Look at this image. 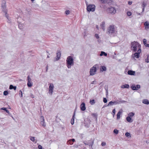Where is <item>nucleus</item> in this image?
<instances>
[{"label": "nucleus", "instance_id": "de8ad7c7", "mask_svg": "<svg viewBox=\"0 0 149 149\" xmlns=\"http://www.w3.org/2000/svg\"><path fill=\"white\" fill-rule=\"evenodd\" d=\"M95 36L97 39H98L99 38V36L97 34H95Z\"/></svg>", "mask_w": 149, "mask_h": 149}, {"label": "nucleus", "instance_id": "79ce46f5", "mask_svg": "<svg viewBox=\"0 0 149 149\" xmlns=\"http://www.w3.org/2000/svg\"><path fill=\"white\" fill-rule=\"evenodd\" d=\"M127 14L128 16H130L132 15V13L128 11L127 12Z\"/></svg>", "mask_w": 149, "mask_h": 149}, {"label": "nucleus", "instance_id": "0eeeda50", "mask_svg": "<svg viewBox=\"0 0 149 149\" xmlns=\"http://www.w3.org/2000/svg\"><path fill=\"white\" fill-rule=\"evenodd\" d=\"M95 6L93 5H90L87 7V10L88 12H93L95 10Z\"/></svg>", "mask_w": 149, "mask_h": 149}, {"label": "nucleus", "instance_id": "3c124183", "mask_svg": "<svg viewBox=\"0 0 149 149\" xmlns=\"http://www.w3.org/2000/svg\"><path fill=\"white\" fill-rule=\"evenodd\" d=\"M1 109L6 111L7 109L5 107H3L1 108Z\"/></svg>", "mask_w": 149, "mask_h": 149}, {"label": "nucleus", "instance_id": "69168bd1", "mask_svg": "<svg viewBox=\"0 0 149 149\" xmlns=\"http://www.w3.org/2000/svg\"><path fill=\"white\" fill-rule=\"evenodd\" d=\"M31 1H34V0H31Z\"/></svg>", "mask_w": 149, "mask_h": 149}, {"label": "nucleus", "instance_id": "72a5a7b5", "mask_svg": "<svg viewBox=\"0 0 149 149\" xmlns=\"http://www.w3.org/2000/svg\"><path fill=\"white\" fill-rule=\"evenodd\" d=\"M145 61L147 63L149 62V55L148 56L147 58L145 59Z\"/></svg>", "mask_w": 149, "mask_h": 149}, {"label": "nucleus", "instance_id": "a19ab883", "mask_svg": "<svg viewBox=\"0 0 149 149\" xmlns=\"http://www.w3.org/2000/svg\"><path fill=\"white\" fill-rule=\"evenodd\" d=\"M8 94L7 91H5L3 92V95H7Z\"/></svg>", "mask_w": 149, "mask_h": 149}, {"label": "nucleus", "instance_id": "423d86ee", "mask_svg": "<svg viewBox=\"0 0 149 149\" xmlns=\"http://www.w3.org/2000/svg\"><path fill=\"white\" fill-rule=\"evenodd\" d=\"M107 12L112 15H114L115 14L116 11V10L115 8L112 6H110L109 7L107 8Z\"/></svg>", "mask_w": 149, "mask_h": 149}, {"label": "nucleus", "instance_id": "58836bf2", "mask_svg": "<svg viewBox=\"0 0 149 149\" xmlns=\"http://www.w3.org/2000/svg\"><path fill=\"white\" fill-rule=\"evenodd\" d=\"M146 6V3L144 1L143 2V3H142V6L143 7L145 8Z\"/></svg>", "mask_w": 149, "mask_h": 149}, {"label": "nucleus", "instance_id": "c9c22d12", "mask_svg": "<svg viewBox=\"0 0 149 149\" xmlns=\"http://www.w3.org/2000/svg\"><path fill=\"white\" fill-rule=\"evenodd\" d=\"M143 44L144 45H146V44L147 43V40H146L144 38L143 40Z\"/></svg>", "mask_w": 149, "mask_h": 149}, {"label": "nucleus", "instance_id": "dca6fc26", "mask_svg": "<svg viewBox=\"0 0 149 149\" xmlns=\"http://www.w3.org/2000/svg\"><path fill=\"white\" fill-rule=\"evenodd\" d=\"M61 53L58 52L56 53V61H57L59 59L61 56Z\"/></svg>", "mask_w": 149, "mask_h": 149}, {"label": "nucleus", "instance_id": "13d9d810", "mask_svg": "<svg viewBox=\"0 0 149 149\" xmlns=\"http://www.w3.org/2000/svg\"><path fill=\"white\" fill-rule=\"evenodd\" d=\"M70 139L71 140V141H72L73 142L75 141V139Z\"/></svg>", "mask_w": 149, "mask_h": 149}, {"label": "nucleus", "instance_id": "8fccbe9b", "mask_svg": "<svg viewBox=\"0 0 149 149\" xmlns=\"http://www.w3.org/2000/svg\"><path fill=\"white\" fill-rule=\"evenodd\" d=\"M38 148L39 149H42V147L40 145H39L38 146Z\"/></svg>", "mask_w": 149, "mask_h": 149}, {"label": "nucleus", "instance_id": "6e6552de", "mask_svg": "<svg viewBox=\"0 0 149 149\" xmlns=\"http://www.w3.org/2000/svg\"><path fill=\"white\" fill-rule=\"evenodd\" d=\"M1 7L2 9V10L4 12V13H5V16L7 18V19H8L9 22H8L9 23L10 22V21L7 15V10L6 9V6L5 5V3L1 5Z\"/></svg>", "mask_w": 149, "mask_h": 149}, {"label": "nucleus", "instance_id": "4c0bfd02", "mask_svg": "<svg viewBox=\"0 0 149 149\" xmlns=\"http://www.w3.org/2000/svg\"><path fill=\"white\" fill-rule=\"evenodd\" d=\"M68 143L70 144V145H72L73 144V142L71 141V139H70L68 141Z\"/></svg>", "mask_w": 149, "mask_h": 149}, {"label": "nucleus", "instance_id": "c03bdc74", "mask_svg": "<svg viewBox=\"0 0 149 149\" xmlns=\"http://www.w3.org/2000/svg\"><path fill=\"white\" fill-rule=\"evenodd\" d=\"M28 81H31V79L29 76L27 77Z\"/></svg>", "mask_w": 149, "mask_h": 149}, {"label": "nucleus", "instance_id": "bf43d9fd", "mask_svg": "<svg viewBox=\"0 0 149 149\" xmlns=\"http://www.w3.org/2000/svg\"><path fill=\"white\" fill-rule=\"evenodd\" d=\"M96 27L97 29H99V27L98 25H96Z\"/></svg>", "mask_w": 149, "mask_h": 149}, {"label": "nucleus", "instance_id": "e2e57ef3", "mask_svg": "<svg viewBox=\"0 0 149 149\" xmlns=\"http://www.w3.org/2000/svg\"><path fill=\"white\" fill-rule=\"evenodd\" d=\"M138 15H141V14H140V13H138Z\"/></svg>", "mask_w": 149, "mask_h": 149}, {"label": "nucleus", "instance_id": "4468645a", "mask_svg": "<svg viewBox=\"0 0 149 149\" xmlns=\"http://www.w3.org/2000/svg\"><path fill=\"white\" fill-rule=\"evenodd\" d=\"M80 107L81 111H84L86 109L85 103L84 102H82L80 106Z\"/></svg>", "mask_w": 149, "mask_h": 149}, {"label": "nucleus", "instance_id": "ea45409f", "mask_svg": "<svg viewBox=\"0 0 149 149\" xmlns=\"http://www.w3.org/2000/svg\"><path fill=\"white\" fill-rule=\"evenodd\" d=\"M103 101L104 103H106L107 101V100L106 98L104 97L103 99Z\"/></svg>", "mask_w": 149, "mask_h": 149}, {"label": "nucleus", "instance_id": "680f3d73", "mask_svg": "<svg viewBox=\"0 0 149 149\" xmlns=\"http://www.w3.org/2000/svg\"><path fill=\"white\" fill-rule=\"evenodd\" d=\"M145 8L143 7L142 9V12H143L144 11Z\"/></svg>", "mask_w": 149, "mask_h": 149}, {"label": "nucleus", "instance_id": "864d4df0", "mask_svg": "<svg viewBox=\"0 0 149 149\" xmlns=\"http://www.w3.org/2000/svg\"><path fill=\"white\" fill-rule=\"evenodd\" d=\"M145 46L146 47H149V44H148L146 43V45H145Z\"/></svg>", "mask_w": 149, "mask_h": 149}, {"label": "nucleus", "instance_id": "b1692460", "mask_svg": "<svg viewBox=\"0 0 149 149\" xmlns=\"http://www.w3.org/2000/svg\"><path fill=\"white\" fill-rule=\"evenodd\" d=\"M121 88H129V86L128 84H126L125 85H122L121 86Z\"/></svg>", "mask_w": 149, "mask_h": 149}, {"label": "nucleus", "instance_id": "9d476101", "mask_svg": "<svg viewBox=\"0 0 149 149\" xmlns=\"http://www.w3.org/2000/svg\"><path fill=\"white\" fill-rule=\"evenodd\" d=\"M141 52V49L140 48H139L137 51V52H136L133 55H132V57L133 58L135 57L136 58H138L139 57V54Z\"/></svg>", "mask_w": 149, "mask_h": 149}, {"label": "nucleus", "instance_id": "473e14b6", "mask_svg": "<svg viewBox=\"0 0 149 149\" xmlns=\"http://www.w3.org/2000/svg\"><path fill=\"white\" fill-rule=\"evenodd\" d=\"M19 94L20 97H22L23 96L22 91L20 90L19 91Z\"/></svg>", "mask_w": 149, "mask_h": 149}, {"label": "nucleus", "instance_id": "f257e3e1", "mask_svg": "<svg viewBox=\"0 0 149 149\" xmlns=\"http://www.w3.org/2000/svg\"><path fill=\"white\" fill-rule=\"evenodd\" d=\"M117 33L116 28L114 25H110L107 29V33L110 35L113 34H116Z\"/></svg>", "mask_w": 149, "mask_h": 149}, {"label": "nucleus", "instance_id": "f03ea898", "mask_svg": "<svg viewBox=\"0 0 149 149\" xmlns=\"http://www.w3.org/2000/svg\"><path fill=\"white\" fill-rule=\"evenodd\" d=\"M74 64L73 59L71 56H68L67 58L66 64L68 68H71L72 65H73Z\"/></svg>", "mask_w": 149, "mask_h": 149}, {"label": "nucleus", "instance_id": "2f4dec72", "mask_svg": "<svg viewBox=\"0 0 149 149\" xmlns=\"http://www.w3.org/2000/svg\"><path fill=\"white\" fill-rule=\"evenodd\" d=\"M30 140L32 141H35V137L33 136H30Z\"/></svg>", "mask_w": 149, "mask_h": 149}, {"label": "nucleus", "instance_id": "09e8293b", "mask_svg": "<svg viewBox=\"0 0 149 149\" xmlns=\"http://www.w3.org/2000/svg\"><path fill=\"white\" fill-rule=\"evenodd\" d=\"M91 84H96V81H93L91 83Z\"/></svg>", "mask_w": 149, "mask_h": 149}, {"label": "nucleus", "instance_id": "bb28decb", "mask_svg": "<svg viewBox=\"0 0 149 149\" xmlns=\"http://www.w3.org/2000/svg\"><path fill=\"white\" fill-rule=\"evenodd\" d=\"M74 115H75V113H74V114L73 115V116L72 117V118L71 119V124H72V125H73V124H74Z\"/></svg>", "mask_w": 149, "mask_h": 149}, {"label": "nucleus", "instance_id": "a18cd8bd", "mask_svg": "<svg viewBox=\"0 0 149 149\" xmlns=\"http://www.w3.org/2000/svg\"><path fill=\"white\" fill-rule=\"evenodd\" d=\"M13 87H14V86L13 85H11L10 86L9 89H13Z\"/></svg>", "mask_w": 149, "mask_h": 149}, {"label": "nucleus", "instance_id": "4d7b16f0", "mask_svg": "<svg viewBox=\"0 0 149 149\" xmlns=\"http://www.w3.org/2000/svg\"><path fill=\"white\" fill-rule=\"evenodd\" d=\"M5 111L7 113H9V111L8 110L6 109Z\"/></svg>", "mask_w": 149, "mask_h": 149}, {"label": "nucleus", "instance_id": "4be33fe9", "mask_svg": "<svg viewBox=\"0 0 149 149\" xmlns=\"http://www.w3.org/2000/svg\"><path fill=\"white\" fill-rule=\"evenodd\" d=\"M142 102L143 103L146 104H149V101L146 99H144L143 100Z\"/></svg>", "mask_w": 149, "mask_h": 149}, {"label": "nucleus", "instance_id": "ddd939ff", "mask_svg": "<svg viewBox=\"0 0 149 149\" xmlns=\"http://www.w3.org/2000/svg\"><path fill=\"white\" fill-rule=\"evenodd\" d=\"M21 19V18L20 17H18L17 19V22L18 23V27L20 29H23V24H21V22L19 21Z\"/></svg>", "mask_w": 149, "mask_h": 149}, {"label": "nucleus", "instance_id": "20e7f679", "mask_svg": "<svg viewBox=\"0 0 149 149\" xmlns=\"http://www.w3.org/2000/svg\"><path fill=\"white\" fill-rule=\"evenodd\" d=\"M99 67L98 65L97 64H96L92 67L90 70V75L93 76L95 74L97 71V68Z\"/></svg>", "mask_w": 149, "mask_h": 149}, {"label": "nucleus", "instance_id": "1a4fd4ad", "mask_svg": "<svg viewBox=\"0 0 149 149\" xmlns=\"http://www.w3.org/2000/svg\"><path fill=\"white\" fill-rule=\"evenodd\" d=\"M1 7L2 9V10L4 12V13H5V16L7 18V19H8L9 22H8L9 23L10 22V21L7 15V10L6 9V6L5 5V3L1 5Z\"/></svg>", "mask_w": 149, "mask_h": 149}, {"label": "nucleus", "instance_id": "6e6d98bb", "mask_svg": "<svg viewBox=\"0 0 149 149\" xmlns=\"http://www.w3.org/2000/svg\"><path fill=\"white\" fill-rule=\"evenodd\" d=\"M13 89H14L15 90L16 89V86H14Z\"/></svg>", "mask_w": 149, "mask_h": 149}, {"label": "nucleus", "instance_id": "7c9ffc66", "mask_svg": "<svg viewBox=\"0 0 149 149\" xmlns=\"http://www.w3.org/2000/svg\"><path fill=\"white\" fill-rule=\"evenodd\" d=\"M125 135L127 137H131V135L130 133L129 132H126L125 134Z\"/></svg>", "mask_w": 149, "mask_h": 149}, {"label": "nucleus", "instance_id": "6ab92c4d", "mask_svg": "<svg viewBox=\"0 0 149 149\" xmlns=\"http://www.w3.org/2000/svg\"><path fill=\"white\" fill-rule=\"evenodd\" d=\"M145 26V29H148L149 28V22L148 21L146 22L144 24Z\"/></svg>", "mask_w": 149, "mask_h": 149}, {"label": "nucleus", "instance_id": "49530a36", "mask_svg": "<svg viewBox=\"0 0 149 149\" xmlns=\"http://www.w3.org/2000/svg\"><path fill=\"white\" fill-rule=\"evenodd\" d=\"M106 145V143L105 142H102V143H101V145L102 146H105Z\"/></svg>", "mask_w": 149, "mask_h": 149}, {"label": "nucleus", "instance_id": "603ef678", "mask_svg": "<svg viewBox=\"0 0 149 149\" xmlns=\"http://www.w3.org/2000/svg\"><path fill=\"white\" fill-rule=\"evenodd\" d=\"M116 112V110H115V109H114L113 110V111H112V112L113 113V115H114L115 113V112Z\"/></svg>", "mask_w": 149, "mask_h": 149}, {"label": "nucleus", "instance_id": "9b49d317", "mask_svg": "<svg viewBox=\"0 0 149 149\" xmlns=\"http://www.w3.org/2000/svg\"><path fill=\"white\" fill-rule=\"evenodd\" d=\"M54 85L53 84H51L49 86V93L50 95H52L53 91Z\"/></svg>", "mask_w": 149, "mask_h": 149}, {"label": "nucleus", "instance_id": "0e129e2a", "mask_svg": "<svg viewBox=\"0 0 149 149\" xmlns=\"http://www.w3.org/2000/svg\"><path fill=\"white\" fill-rule=\"evenodd\" d=\"M47 58H49V56H47Z\"/></svg>", "mask_w": 149, "mask_h": 149}, {"label": "nucleus", "instance_id": "5fc2aeb1", "mask_svg": "<svg viewBox=\"0 0 149 149\" xmlns=\"http://www.w3.org/2000/svg\"><path fill=\"white\" fill-rule=\"evenodd\" d=\"M132 2H130V1H129L128 2V4L130 5H131L132 4Z\"/></svg>", "mask_w": 149, "mask_h": 149}, {"label": "nucleus", "instance_id": "f3484780", "mask_svg": "<svg viewBox=\"0 0 149 149\" xmlns=\"http://www.w3.org/2000/svg\"><path fill=\"white\" fill-rule=\"evenodd\" d=\"M100 26L103 30L104 31L105 30V23L104 22H102L100 24Z\"/></svg>", "mask_w": 149, "mask_h": 149}, {"label": "nucleus", "instance_id": "aec40b11", "mask_svg": "<svg viewBox=\"0 0 149 149\" xmlns=\"http://www.w3.org/2000/svg\"><path fill=\"white\" fill-rule=\"evenodd\" d=\"M107 70L106 67L104 66H101L100 68V70L101 72L105 71Z\"/></svg>", "mask_w": 149, "mask_h": 149}, {"label": "nucleus", "instance_id": "393cba45", "mask_svg": "<svg viewBox=\"0 0 149 149\" xmlns=\"http://www.w3.org/2000/svg\"><path fill=\"white\" fill-rule=\"evenodd\" d=\"M122 113V111H119L117 114V119L119 120L120 118V115Z\"/></svg>", "mask_w": 149, "mask_h": 149}, {"label": "nucleus", "instance_id": "412c9836", "mask_svg": "<svg viewBox=\"0 0 149 149\" xmlns=\"http://www.w3.org/2000/svg\"><path fill=\"white\" fill-rule=\"evenodd\" d=\"M128 74L130 75H134L135 73L134 71L129 70L127 72Z\"/></svg>", "mask_w": 149, "mask_h": 149}, {"label": "nucleus", "instance_id": "5701e85b", "mask_svg": "<svg viewBox=\"0 0 149 149\" xmlns=\"http://www.w3.org/2000/svg\"><path fill=\"white\" fill-rule=\"evenodd\" d=\"M126 120L129 123H132L133 122V120L131 118L130 116H127L126 117Z\"/></svg>", "mask_w": 149, "mask_h": 149}, {"label": "nucleus", "instance_id": "c85d7f7f", "mask_svg": "<svg viewBox=\"0 0 149 149\" xmlns=\"http://www.w3.org/2000/svg\"><path fill=\"white\" fill-rule=\"evenodd\" d=\"M134 114H135L133 112H130L129 113V114L128 115V116H130V117H132L134 116Z\"/></svg>", "mask_w": 149, "mask_h": 149}, {"label": "nucleus", "instance_id": "2eb2a0df", "mask_svg": "<svg viewBox=\"0 0 149 149\" xmlns=\"http://www.w3.org/2000/svg\"><path fill=\"white\" fill-rule=\"evenodd\" d=\"M40 118L42 120L40 122L41 124L43 126L45 127L46 126V124L44 121V117L42 116H41Z\"/></svg>", "mask_w": 149, "mask_h": 149}, {"label": "nucleus", "instance_id": "f8f14e48", "mask_svg": "<svg viewBox=\"0 0 149 149\" xmlns=\"http://www.w3.org/2000/svg\"><path fill=\"white\" fill-rule=\"evenodd\" d=\"M131 88L133 90H137L140 88V86L139 84L137 85L136 86L133 84L131 86Z\"/></svg>", "mask_w": 149, "mask_h": 149}, {"label": "nucleus", "instance_id": "a878e982", "mask_svg": "<svg viewBox=\"0 0 149 149\" xmlns=\"http://www.w3.org/2000/svg\"><path fill=\"white\" fill-rule=\"evenodd\" d=\"M100 55L101 56H102L103 55H104L105 56H107V54L104 52L102 51L101 52V54H100Z\"/></svg>", "mask_w": 149, "mask_h": 149}, {"label": "nucleus", "instance_id": "37998d69", "mask_svg": "<svg viewBox=\"0 0 149 149\" xmlns=\"http://www.w3.org/2000/svg\"><path fill=\"white\" fill-rule=\"evenodd\" d=\"M70 11L69 10H67L65 12V13L66 15H68L70 14Z\"/></svg>", "mask_w": 149, "mask_h": 149}, {"label": "nucleus", "instance_id": "f704fd0d", "mask_svg": "<svg viewBox=\"0 0 149 149\" xmlns=\"http://www.w3.org/2000/svg\"><path fill=\"white\" fill-rule=\"evenodd\" d=\"M93 144V141H92V143H89L88 144L85 143V144L86 145H88L89 146H91V147H92Z\"/></svg>", "mask_w": 149, "mask_h": 149}, {"label": "nucleus", "instance_id": "e433bc0d", "mask_svg": "<svg viewBox=\"0 0 149 149\" xmlns=\"http://www.w3.org/2000/svg\"><path fill=\"white\" fill-rule=\"evenodd\" d=\"M113 132L116 134H117L118 132V131L117 129H114L113 130Z\"/></svg>", "mask_w": 149, "mask_h": 149}, {"label": "nucleus", "instance_id": "cd10ccee", "mask_svg": "<svg viewBox=\"0 0 149 149\" xmlns=\"http://www.w3.org/2000/svg\"><path fill=\"white\" fill-rule=\"evenodd\" d=\"M27 85L28 87H31L32 86V84L30 81H28Z\"/></svg>", "mask_w": 149, "mask_h": 149}, {"label": "nucleus", "instance_id": "a211bd4d", "mask_svg": "<svg viewBox=\"0 0 149 149\" xmlns=\"http://www.w3.org/2000/svg\"><path fill=\"white\" fill-rule=\"evenodd\" d=\"M100 1L102 3H110L111 1L112 0H100Z\"/></svg>", "mask_w": 149, "mask_h": 149}, {"label": "nucleus", "instance_id": "c756f323", "mask_svg": "<svg viewBox=\"0 0 149 149\" xmlns=\"http://www.w3.org/2000/svg\"><path fill=\"white\" fill-rule=\"evenodd\" d=\"M90 103L91 105H93L95 103V100H90Z\"/></svg>", "mask_w": 149, "mask_h": 149}, {"label": "nucleus", "instance_id": "39448f33", "mask_svg": "<svg viewBox=\"0 0 149 149\" xmlns=\"http://www.w3.org/2000/svg\"><path fill=\"white\" fill-rule=\"evenodd\" d=\"M126 101L124 100H117L116 101H115L113 102L112 101H111L109 103V104L107 105V106H109L110 105H116L117 104H118L121 103H123L124 102H125Z\"/></svg>", "mask_w": 149, "mask_h": 149}, {"label": "nucleus", "instance_id": "7ed1b4c3", "mask_svg": "<svg viewBox=\"0 0 149 149\" xmlns=\"http://www.w3.org/2000/svg\"><path fill=\"white\" fill-rule=\"evenodd\" d=\"M131 46L132 47V49L134 52L136 51L137 49V48L138 47L139 48H140L139 47L141 46L140 45H139V43L137 42L134 41L132 42L131 43Z\"/></svg>", "mask_w": 149, "mask_h": 149}, {"label": "nucleus", "instance_id": "052dcab7", "mask_svg": "<svg viewBox=\"0 0 149 149\" xmlns=\"http://www.w3.org/2000/svg\"><path fill=\"white\" fill-rule=\"evenodd\" d=\"M48 66H47L46 67V72H47V70H48Z\"/></svg>", "mask_w": 149, "mask_h": 149}]
</instances>
